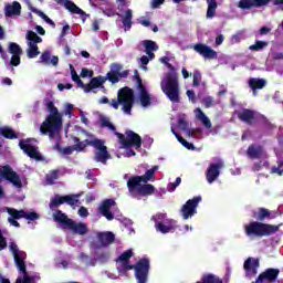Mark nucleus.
I'll return each instance as SVG.
<instances>
[{
    "label": "nucleus",
    "instance_id": "obj_1",
    "mask_svg": "<svg viewBox=\"0 0 283 283\" xmlns=\"http://www.w3.org/2000/svg\"><path fill=\"white\" fill-rule=\"evenodd\" d=\"M46 109L49 115L46 116L45 120L40 126V132L44 136L48 135L50 140H53L57 151L64 154V156H70L74 154V151H83L86 147V139L81 142L78 137H73L74 146H69L66 148L61 149L59 145V140H61V129H63V114L59 112V108L54 105V102L49 101L46 102Z\"/></svg>",
    "mask_w": 283,
    "mask_h": 283
},
{
    "label": "nucleus",
    "instance_id": "obj_2",
    "mask_svg": "<svg viewBox=\"0 0 283 283\" xmlns=\"http://www.w3.org/2000/svg\"><path fill=\"white\" fill-rule=\"evenodd\" d=\"M160 169V166H153L150 169L146 170L143 176H133L127 180V188L129 196L132 198H137L140 200L142 196H151L156 188L151 184L156 182V171Z\"/></svg>",
    "mask_w": 283,
    "mask_h": 283
},
{
    "label": "nucleus",
    "instance_id": "obj_3",
    "mask_svg": "<svg viewBox=\"0 0 283 283\" xmlns=\"http://www.w3.org/2000/svg\"><path fill=\"white\" fill-rule=\"evenodd\" d=\"M134 256V250L129 249L122 253L118 259L116 260V266L118 273L120 275H125L127 271L135 270V277L137 283H147L149 277V260L148 259H140L136 265L129 264V259Z\"/></svg>",
    "mask_w": 283,
    "mask_h": 283
},
{
    "label": "nucleus",
    "instance_id": "obj_4",
    "mask_svg": "<svg viewBox=\"0 0 283 283\" xmlns=\"http://www.w3.org/2000/svg\"><path fill=\"white\" fill-rule=\"evenodd\" d=\"M101 125L102 127H106V129H109V132H113V134L117 136L120 143V149H124V156H127V158L132 156H136V153L133 149H140L143 145L140 135L132 130H128L126 133V139H125V135L116 132V126H114V124H112V122L107 117L101 118Z\"/></svg>",
    "mask_w": 283,
    "mask_h": 283
},
{
    "label": "nucleus",
    "instance_id": "obj_5",
    "mask_svg": "<svg viewBox=\"0 0 283 283\" xmlns=\"http://www.w3.org/2000/svg\"><path fill=\"white\" fill-rule=\"evenodd\" d=\"M159 61L170 70L169 73L164 75V80L160 83L161 91L171 103H179L180 85L178 84V73H176V70L169 64V57H160Z\"/></svg>",
    "mask_w": 283,
    "mask_h": 283
},
{
    "label": "nucleus",
    "instance_id": "obj_6",
    "mask_svg": "<svg viewBox=\"0 0 283 283\" xmlns=\"http://www.w3.org/2000/svg\"><path fill=\"white\" fill-rule=\"evenodd\" d=\"M9 250L13 255V260L15 262L17 269H19L20 273H23V279L18 277L15 283H32L34 282V279L32 276H29L25 274V252L19 250V245L14 243L13 241L9 242Z\"/></svg>",
    "mask_w": 283,
    "mask_h": 283
},
{
    "label": "nucleus",
    "instance_id": "obj_7",
    "mask_svg": "<svg viewBox=\"0 0 283 283\" xmlns=\"http://www.w3.org/2000/svg\"><path fill=\"white\" fill-rule=\"evenodd\" d=\"M280 227L271 226L258 221L250 222L244 226L245 234L249 238H264V235H271L275 233Z\"/></svg>",
    "mask_w": 283,
    "mask_h": 283
},
{
    "label": "nucleus",
    "instance_id": "obj_8",
    "mask_svg": "<svg viewBox=\"0 0 283 283\" xmlns=\"http://www.w3.org/2000/svg\"><path fill=\"white\" fill-rule=\"evenodd\" d=\"M70 70L72 81L76 83L77 87L84 90L85 94H90V92H94V94H96V90H98V87L103 88V84L105 83V78L103 76L93 77L88 84H85L72 64H70Z\"/></svg>",
    "mask_w": 283,
    "mask_h": 283
},
{
    "label": "nucleus",
    "instance_id": "obj_9",
    "mask_svg": "<svg viewBox=\"0 0 283 283\" xmlns=\"http://www.w3.org/2000/svg\"><path fill=\"white\" fill-rule=\"evenodd\" d=\"M111 105L114 109H118V105H122L124 114H132V107L134 106V91L129 87L119 90L117 101L113 99Z\"/></svg>",
    "mask_w": 283,
    "mask_h": 283
},
{
    "label": "nucleus",
    "instance_id": "obj_10",
    "mask_svg": "<svg viewBox=\"0 0 283 283\" xmlns=\"http://www.w3.org/2000/svg\"><path fill=\"white\" fill-rule=\"evenodd\" d=\"M8 180L11 185L15 187V189H22L23 182H25V178L20 177L17 171L12 169L10 166H0V182L1 179ZM3 197V187L0 186V198Z\"/></svg>",
    "mask_w": 283,
    "mask_h": 283
},
{
    "label": "nucleus",
    "instance_id": "obj_11",
    "mask_svg": "<svg viewBox=\"0 0 283 283\" xmlns=\"http://www.w3.org/2000/svg\"><path fill=\"white\" fill-rule=\"evenodd\" d=\"M151 220L155 221V229L158 233H174L178 227L176 220L167 218L165 213H157Z\"/></svg>",
    "mask_w": 283,
    "mask_h": 283
},
{
    "label": "nucleus",
    "instance_id": "obj_12",
    "mask_svg": "<svg viewBox=\"0 0 283 283\" xmlns=\"http://www.w3.org/2000/svg\"><path fill=\"white\" fill-rule=\"evenodd\" d=\"M90 145L96 149L94 160L95 163H102L103 165L107 164V160L112 158L109 153L107 151V146H105V142L98 138L86 139V147Z\"/></svg>",
    "mask_w": 283,
    "mask_h": 283
},
{
    "label": "nucleus",
    "instance_id": "obj_13",
    "mask_svg": "<svg viewBox=\"0 0 283 283\" xmlns=\"http://www.w3.org/2000/svg\"><path fill=\"white\" fill-rule=\"evenodd\" d=\"M43 39L41 36H38L34 31H28L27 32V43H28V50L27 54L29 59H36L41 52H39L38 43H42Z\"/></svg>",
    "mask_w": 283,
    "mask_h": 283
},
{
    "label": "nucleus",
    "instance_id": "obj_14",
    "mask_svg": "<svg viewBox=\"0 0 283 283\" xmlns=\"http://www.w3.org/2000/svg\"><path fill=\"white\" fill-rule=\"evenodd\" d=\"M143 45L147 55L140 57V67L147 72V65L149 64V61H154V59H156V54H154V52H157L158 44H156L154 41L146 40L143 42Z\"/></svg>",
    "mask_w": 283,
    "mask_h": 283
},
{
    "label": "nucleus",
    "instance_id": "obj_15",
    "mask_svg": "<svg viewBox=\"0 0 283 283\" xmlns=\"http://www.w3.org/2000/svg\"><path fill=\"white\" fill-rule=\"evenodd\" d=\"M202 202V197L198 196L188 200L180 209V213L184 220H189L198 213V205Z\"/></svg>",
    "mask_w": 283,
    "mask_h": 283
},
{
    "label": "nucleus",
    "instance_id": "obj_16",
    "mask_svg": "<svg viewBox=\"0 0 283 283\" xmlns=\"http://www.w3.org/2000/svg\"><path fill=\"white\" fill-rule=\"evenodd\" d=\"M126 6L127 2L120 1L117 7V10H119L117 17L120 19L125 31L132 30V19H134V11H132L129 8H125Z\"/></svg>",
    "mask_w": 283,
    "mask_h": 283
},
{
    "label": "nucleus",
    "instance_id": "obj_17",
    "mask_svg": "<svg viewBox=\"0 0 283 283\" xmlns=\"http://www.w3.org/2000/svg\"><path fill=\"white\" fill-rule=\"evenodd\" d=\"M33 143H35L34 139L20 140L19 146L29 158H33L34 160H43L41 153H39V147H36Z\"/></svg>",
    "mask_w": 283,
    "mask_h": 283
},
{
    "label": "nucleus",
    "instance_id": "obj_18",
    "mask_svg": "<svg viewBox=\"0 0 283 283\" xmlns=\"http://www.w3.org/2000/svg\"><path fill=\"white\" fill-rule=\"evenodd\" d=\"M80 197L81 195H69L64 197L55 196L53 199H51L50 209L54 211L56 207H60V205H64V202H66V205H70V207H76V205H78Z\"/></svg>",
    "mask_w": 283,
    "mask_h": 283
},
{
    "label": "nucleus",
    "instance_id": "obj_19",
    "mask_svg": "<svg viewBox=\"0 0 283 283\" xmlns=\"http://www.w3.org/2000/svg\"><path fill=\"white\" fill-rule=\"evenodd\" d=\"M115 239L116 237L113 232H98L97 241H93L91 243V249L95 250L103 249V247H109V244H112V242H114Z\"/></svg>",
    "mask_w": 283,
    "mask_h": 283
},
{
    "label": "nucleus",
    "instance_id": "obj_20",
    "mask_svg": "<svg viewBox=\"0 0 283 283\" xmlns=\"http://www.w3.org/2000/svg\"><path fill=\"white\" fill-rule=\"evenodd\" d=\"M99 213L106 218V220H114V213H116V201L114 199H106L99 206Z\"/></svg>",
    "mask_w": 283,
    "mask_h": 283
},
{
    "label": "nucleus",
    "instance_id": "obj_21",
    "mask_svg": "<svg viewBox=\"0 0 283 283\" xmlns=\"http://www.w3.org/2000/svg\"><path fill=\"white\" fill-rule=\"evenodd\" d=\"M21 9L19 1L7 2L4 3V17L7 19H17V17H21Z\"/></svg>",
    "mask_w": 283,
    "mask_h": 283
},
{
    "label": "nucleus",
    "instance_id": "obj_22",
    "mask_svg": "<svg viewBox=\"0 0 283 283\" xmlns=\"http://www.w3.org/2000/svg\"><path fill=\"white\" fill-rule=\"evenodd\" d=\"M138 83V101L142 107L147 108L151 105V94L147 91V88L140 82V78L137 80Z\"/></svg>",
    "mask_w": 283,
    "mask_h": 283
},
{
    "label": "nucleus",
    "instance_id": "obj_23",
    "mask_svg": "<svg viewBox=\"0 0 283 283\" xmlns=\"http://www.w3.org/2000/svg\"><path fill=\"white\" fill-rule=\"evenodd\" d=\"M7 213L12 216L15 220H21V218H25V220H39V213L36 212H25V210H17L13 208H7Z\"/></svg>",
    "mask_w": 283,
    "mask_h": 283
},
{
    "label": "nucleus",
    "instance_id": "obj_24",
    "mask_svg": "<svg viewBox=\"0 0 283 283\" xmlns=\"http://www.w3.org/2000/svg\"><path fill=\"white\" fill-rule=\"evenodd\" d=\"M9 53L12 54L10 64L14 67L21 65V54H23V50H21V46L14 42H10Z\"/></svg>",
    "mask_w": 283,
    "mask_h": 283
},
{
    "label": "nucleus",
    "instance_id": "obj_25",
    "mask_svg": "<svg viewBox=\"0 0 283 283\" xmlns=\"http://www.w3.org/2000/svg\"><path fill=\"white\" fill-rule=\"evenodd\" d=\"M195 52H198L203 59L213 60L218 59V52L211 49V46L207 44H196L193 46Z\"/></svg>",
    "mask_w": 283,
    "mask_h": 283
},
{
    "label": "nucleus",
    "instance_id": "obj_26",
    "mask_svg": "<svg viewBox=\"0 0 283 283\" xmlns=\"http://www.w3.org/2000/svg\"><path fill=\"white\" fill-rule=\"evenodd\" d=\"M222 167V163L219 161L217 164H211L207 171H206V178H207V182L209 185H213V182H216V180H218V178H220V168Z\"/></svg>",
    "mask_w": 283,
    "mask_h": 283
},
{
    "label": "nucleus",
    "instance_id": "obj_27",
    "mask_svg": "<svg viewBox=\"0 0 283 283\" xmlns=\"http://www.w3.org/2000/svg\"><path fill=\"white\" fill-rule=\"evenodd\" d=\"M243 269L245 271L247 277H254V275H258V269H260V260L249 258L244 262Z\"/></svg>",
    "mask_w": 283,
    "mask_h": 283
},
{
    "label": "nucleus",
    "instance_id": "obj_28",
    "mask_svg": "<svg viewBox=\"0 0 283 283\" xmlns=\"http://www.w3.org/2000/svg\"><path fill=\"white\" fill-rule=\"evenodd\" d=\"M277 275H280V270H277V269H268L258 276L255 282H252V283L273 282V280H277Z\"/></svg>",
    "mask_w": 283,
    "mask_h": 283
},
{
    "label": "nucleus",
    "instance_id": "obj_29",
    "mask_svg": "<svg viewBox=\"0 0 283 283\" xmlns=\"http://www.w3.org/2000/svg\"><path fill=\"white\" fill-rule=\"evenodd\" d=\"M66 229L76 235H86L87 231H90L86 223L76 222L72 219L67 222Z\"/></svg>",
    "mask_w": 283,
    "mask_h": 283
},
{
    "label": "nucleus",
    "instance_id": "obj_30",
    "mask_svg": "<svg viewBox=\"0 0 283 283\" xmlns=\"http://www.w3.org/2000/svg\"><path fill=\"white\" fill-rule=\"evenodd\" d=\"M179 127L182 129L189 138H202V128H187V123L185 119H179Z\"/></svg>",
    "mask_w": 283,
    "mask_h": 283
},
{
    "label": "nucleus",
    "instance_id": "obj_31",
    "mask_svg": "<svg viewBox=\"0 0 283 283\" xmlns=\"http://www.w3.org/2000/svg\"><path fill=\"white\" fill-rule=\"evenodd\" d=\"M60 3H63L64 8L72 12L73 14H80V17H85V11L78 8L74 2L70 0H59Z\"/></svg>",
    "mask_w": 283,
    "mask_h": 283
},
{
    "label": "nucleus",
    "instance_id": "obj_32",
    "mask_svg": "<svg viewBox=\"0 0 283 283\" xmlns=\"http://www.w3.org/2000/svg\"><path fill=\"white\" fill-rule=\"evenodd\" d=\"M195 116L197 120H200L201 125H203L206 129H211L212 127L211 119H209V117L207 116V114H205V112H202V109L196 108Z\"/></svg>",
    "mask_w": 283,
    "mask_h": 283
},
{
    "label": "nucleus",
    "instance_id": "obj_33",
    "mask_svg": "<svg viewBox=\"0 0 283 283\" xmlns=\"http://www.w3.org/2000/svg\"><path fill=\"white\" fill-rule=\"evenodd\" d=\"M249 86L253 91V96H258V92H255V90H262L263 87H265L266 80L252 77L249 80Z\"/></svg>",
    "mask_w": 283,
    "mask_h": 283
},
{
    "label": "nucleus",
    "instance_id": "obj_34",
    "mask_svg": "<svg viewBox=\"0 0 283 283\" xmlns=\"http://www.w3.org/2000/svg\"><path fill=\"white\" fill-rule=\"evenodd\" d=\"M53 220L62 224L63 229H67V223L72 222V219L67 218V214L63 213L61 210L53 212Z\"/></svg>",
    "mask_w": 283,
    "mask_h": 283
},
{
    "label": "nucleus",
    "instance_id": "obj_35",
    "mask_svg": "<svg viewBox=\"0 0 283 283\" xmlns=\"http://www.w3.org/2000/svg\"><path fill=\"white\" fill-rule=\"evenodd\" d=\"M256 116H258V113H255L254 111H251V109H243L238 113V117L243 123H253V120L255 119Z\"/></svg>",
    "mask_w": 283,
    "mask_h": 283
},
{
    "label": "nucleus",
    "instance_id": "obj_36",
    "mask_svg": "<svg viewBox=\"0 0 283 283\" xmlns=\"http://www.w3.org/2000/svg\"><path fill=\"white\" fill-rule=\"evenodd\" d=\"M249 158H264V149L262 146L252 145L248 148Z\"/></svg>",
    "mask_w": 283,
    "mask_h": 283
},
{
    "label": "nucleus",
    "instance_id": "obj_37",
    "mask_svg": "<svg viewBox=\"0 0 283 283\" xmlns=\"http://www.w3.org/2000/svg\"><path fill=\"white\" fill-rule=\"evenodd\" d=\"M277 158V166H273L270 169V174L274 176H282L283 175V156L282 153H276Z\"/></svg>",
    "mask_w": 283,
    "mask_h": 283
},
{
    "label": "nucleus",
    "instance_id": "obj_38",
    "mask_svg": "<svg viewBox=\"0 0 283 283\" xmlns=\"http://www.w3.org/2000/svg\"><path fill=\"white\" fill-rule=\"evenodd\" d=\"M229 277H231V272L228 270L227 274L222 281V279H220V276L216 275V274H211L208 273V277L206 279L207 283H227L229 282Z\"/></svg>",
    "mask_w": 283,
    "mask_h": 283
},
{
    "label": "nucleus",
    "instance_id": "obj_39",
    "mask_svg": "<svg viewBox=\"0 0 283 283\" xmlns=\"http://www.w3.org/2000/svg\"><path fill=\"white\" fill-rule=\"evenodd\" d=\"M40 59L44 63V65H59V56L50 57V53L48 51L42 53Z\"/></svg>",
    "mask_w": 283,
    "mask_h": 283
},
{
    "label": "nucleus",
    "instance_id": "obj_40",
    "mask_svg": "<svg viewBox=\"0 0 283 283\" xmlns=\"http://www.w3.org/2000/svg\"><path fill=\"white\" fill-rule=\"evenodd\" d=\"M78 260L84 266H96V259L85 254V253H80Z\"/></svg>",
    "mask_w": 283,
    "mask_h": 283
},
{
    "label": "nucleus",
    "instance_id": "obj_41",
    "mask_svg": "<svg viewBox=\"0 0 283 283\" xmlns=\"http://www.w3.org/2000/svg\"><path fill=\"white\" fill-rule=\"evenodd\" d=\"M0 136H3L4 138L14 139L18 138L17 133L12 130V128L4 126L0 127Z\"/></svg>",
    "mask_w": 283,
    "mask_h": 283
},
{
    "label": "nucleus",
    "instance_id": "obj_42",
    "mask_svg": "<svg viewBox=\"0 0 283 283\" xmlns=\"http://www.w3.org/2000/svg\"><path fill=\"white\" fill-rule=\"evenodd\" d=\"M207 3H208L207 18L213 19V17L216 15V10L218 8V2H216V0H207Z\"/></svg>",
    "mask_w": 283,
    "mask_h": 283
},
{
    "label": "nucleus",
    "instance_id": "obj_43",
    "mask_svg": "<svg viewBox=\"0 0 283 283\" xmlns=\"http://www.w3.org/2000/svg\"><path fill=\"white\" fill-rule=\"evenodd\" d=\"M30 10L34 14H38V17H40V19H43V21H45V23H48L49 25H54V21H52V19H50L45 13H43V11H41L34 7H30Z\"/></svg>",
    "mask_w": 283,
    "mask_h": 283
},
{
    "label": "nucleus",
    "instance_id": "obj_44",
    "mask_svg": "<svg viewBox=\"0 0 283 283\" xmlns=\"http://www.w3.org/2000/svg\"><path fill=\"white\" fill-rule=\"evenodd\" d=\"M171 133L176 136L177 140L184 146L186 147V149H190V150H195L196 147L193 146V144L187 142L185 138H182V136L178 135V133H176V130H174V128H171Z\"/></svg>",
    "mask_w": 283,
    "mask_h": 283
},
{
    "label": "nucleus",
    "instance_id": "obj_45",
    "mask_svg": "<svg viewBox=\"0 0 283 283\" xmlns=\"http://www.w3.org/2000/svg\"><path fill=\"white\" fill-rule=\"evenodd\" d=\"M264 48H269V42L256 41L254 44L250 45V50L253 52H260V50H264Z\"/></svg>",
    "mask_w": 283,
    "mask_h": 283
},
{
    "label": "nucleus",
    "instance_id": "obj_46",
    "mask_svg": "<svg viewBox=\"0 0 283 283\" xmlns=\"http://www.w3.org/2000/svg\"><path fill=\"white\" fill-rule=\"evenodd\" d=\"M238 8H241V10H249L255 8V2L254 0H240Z\"/></svg>",
    "mask_w": 283,
    "mask_h": 283
},
{
    "label": "nucleus",
    "instance_id": "obj_47",
    "mask_svg": "<svg viewBox=\"0 0 283 283\" xmlns=\"http://www.w3.org/2000/svg\"><path fill=\"white\" fill-rule=\"evenodd\" d=\"M269 210L264 208H260L256 212H254V218H256V220H265V218H269Z\"/></svg>",
    "mask_w": 283,
    "mask_h": 283
},
{
    "label": "nucleus",
    "instance_id": "obj_48",
    "mask_svg": "<svg viewBox=\"0 0 283 283\" xmlns=\"http://www.w3.org/2000/svg\"><path fill=\"white\" fill-rule=\"evenodd\" d=\"M102 78H105L106 81H109L111 83H118L120 81V75L118 73H107L106 76H102Z\"/></svg>",
    "mask_w": 283,
    "mask_h": 283
},
{
    "label": "nucleus",
    "instance_id": "obj_49",
    "mask_svg": "<svg viewBox=\"0 0 283 283\" xmlns=\"http://www.w3.org/2000/svg\"><path fill=\"white\" fill-rule=\"evenodd\" d=\"M45 180H46V182H48L49 185H54V181H55V180H59V171L53 170V171L49 172V174L46 175Z\"/></svg>",
    "mask_w": 283,
    "mask_h": 283
},
{
    "label": "nucleus",
    "instance_id": "obj_50",
    "mask_svg": "<svg viewBox=\"0 0 283 283\" xmlns=\"http://www.w3.org/2000/svg\"><path fill=\"white\" fill-rule=\"evenodd\" d=\"M72 112H74V105L71 103H64L63 104L64 116H69V118H72L73 116Z\"/></svg>",
    "mask_w": 283,
    "mask_h": 283
},
{
    "label": "nucleus",
    "instance_id": "obj_51",
    "mask_svg": "<svg viewBox=\"0 0 283 283\" xmlns=\"http://www.w3.org/2000/svg\"><path fill=\"white\" fill-rule=\"evenodd\" d=\"M243 39H244V31H239L234 35H232L230 43H232V45H235V43H240V41H243Z\"/></svg>",
    "mask_w": 283,
    "mask_h": 283
},
{
    "label": "nucleus",
    "instance_id": "obj_52",
    "mask_svg": "<svg viewBox=\"0 0 283 283\" xmlns=\"http://www.w3.org/2000/svg\"><path fill=\"white\" fill-rule=\"evenodd\" d=\"M262 169H269V161L264 160V161L254 164V167H253L254 171H262Z\"/></svg>",
    "mask_w": 283,
    "mask_h": 283
},
{
    "label": "nucleus",
    "instance_id": "obj_53",
    "mask_svg": "<svg viewBox=\"0 0 283 283\" xmlns=\"http://www.w3.org/2000/svg\"><path fill=\"white\" fill-rule=\"evenodd\" d=\"M180 182H182V179L180 177L176 178L175 182H170L167 187L168 191L172 193V191H176V188L179 187Z\"/></svg>",
    "mask_w": 283,
    "mask_h": 283
},
{
    "label": "nucleus",
    "instance_id": "obj_54",
    "mask_svg": "<svg viewBox=\"0 0 283 283\" xmlns=\"http://www.w3.org/2000/svg\"><path fill=\"white\" fill-rule=\"evenodd\" d=\"M80 76L81 78H92V76H94V71L83 67Z\"/></svg>",
    "mask_w": 283,
    "mask_h": 283
},
{
    "label": "nucleus",
    "instance_id": "obj_55",
    "mask_svg": "<svg viewBox=\"0 0 283 283\" xmlns=\"http://www.w3.org/2000/svg\"><path fill=\"white\" fill-rule=\"evenodd\" d=\"M200 81H202V75L198 71H195L192 81L193 87H198V85H200Z\"/></svg>",
    "mask_w": 283,
    "mask_h": 283
},
{
    "label": "nucleus",
    "instance_id": "obj_56",
    "mask_svg": "<svg viewBox=\"0 0 283 283\" xmlns=\"http://www.w3.org/2000/svg\"><path fill=\"white\" fill-rule=\"evenodd\" d=\"M202 104L205 105V107L207 109H209V107H212L213 106V97L211 96H207L202 99Z\"/></svg>",
    "mask_w": 283,
    "mask_h": 283
},
{
    "label": "nucleus",
    "instance_id": "obj_57",
    "mask_svg": "<svg viewBox=\"0 0 283 283\" xmlns=\"http://www.w3.org/2000/svg\"><path fill=\"white\" fill-rule=\"evenodd\" d=\"M271 0H254V8H262L263 6H269Z\"/></svg>",
    "mask_w": 283,
    "mask_h": 283
},
{
    "label": "nucleus",
    "instance_id": "obj_58",
    "mask_svg": "<svg viewBox=\"0 0 283 283\" xmlns=\"http://www.w3.org/2000/svg\"><path fill=\"white\" fill-rule=\"evenodd\" d=\"M120 70H123V65L120 64H112L111 65V73L119 74Z\"/></svg>",
    "mask_w": 283,
    "mask_h": 283
},
{
    "label": "nucleus",
    "instance_id": "obj_59",
    "mask_svg": "<svg viewBox=\"0 0 283 283\" xmlns=\"http://www.w3.org/2000/svg\"><path fill=\"white\" fill-rule=\"evenodd\" d=\"M77 213L80 218H87V216H90V211H87L85 207H81Z\"/></svg>",
    "mask_w": 283,
    "mask_h": 283
},
{
    "label": "nucleus",
    "instance_id": "obj_60",
    "mask_svg": "<svg viewBox=\"0 0 283 283\" xmlns=\"http://www.w3.org/2000/svg\"><path fill=\"white\" fill-rule=\"evenodd\" d=\"M103 14H105L106 17H116V11H114V9H109V8H106V9H103Z\"/></svg>",
    "mask_w": 283,
    "mask_h": 283
},
{
    "label": "nucleus",
    "instance_id": "obj_61",
    "mask_svg": "<svg viewBox=\"0 0 283 283\" xmlns=\"http://www.w3.org/2000/svg\"><path fill=\"white\" fill-rule=\"evenodd\" d=\"M165 3V0H151L150 6L151 8H160Z\"/></svg>",
    "mask_w": 283,
    "mask_h": 283
},
{
    "label": "nucleus",
    "instance_id": "obj_62",
    "mask_svg": "<svg viewBox=\"0 0 283 283\" xmlns=\"http://www.w3.org/2000/svg\"><path fill=\"white\" fill-rule=\"evenodd\" d=\"M57 90L60 92H63L64 90H72V84H63V83H60L57 84Z\"/></svg>",
    "mask_w": 283,
    "mask_h": 283
},
{
    "label": "nucleus",
    "instance_id": "obj_63",
    "mask_svg": "<svg viewBox=\"0 0 283 283\" xmlns=\"http://www.w3.org/2000/svg\"><path fill=\"white\" fill-rule=\"evenodd\" d=\"M138 23H140V25L144 28H149V25H151V22L145 18H139Z\"/></svg>",
    "mask_w": 283,
    "mask_h": 283
},
{
    "label": "nucleus",
    "instance_id": "obj_64",
    "mask_svg": "<svg viewBox=\"0 0 283 283\" xmlns=\"http://www.w3.org/2000/svg\"><path fill=\"white\" fill-rule=\"evenodd\" d=\"M271 57H272L274 61H282V59H283V53L274 52V53H272Z\"/></svg>",
    "mask_w": 283,
    "mask_h": 283
}]
</instances>
